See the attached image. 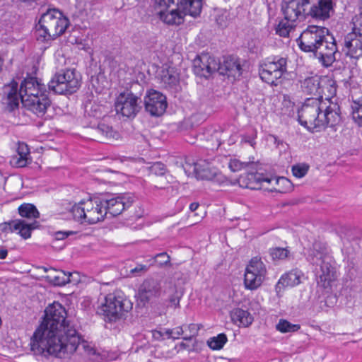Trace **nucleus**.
Segmentation results:
<instances>
[{
  "instance_id": "59",
  "label": "nucleus",
  "mask_w": 362,
  "mask_h": 362,
  "mask_svg": "<svg viewBox=\"0 0 362 362\" xmlns=\"http://www.w3.org/2000/svg\"><path fill=\"white\" fill-rule=\"evenodd\" d=\"M58 272V271L52 269V268H50V272H49V274L48 275H47L46 276H56V274Z\"/></svg>"
},
{
  "instance_id": "21",
  "label": "nucleus",
  "mask_w": 362,
  "mask_h": 362,
  "mask_svg": "<svg viewBox=\"0 0 362 362\" xmlns=\"http://www.w3.org/2000/svg\"><path fill=\"white\" fill-rule=\"evenodd\" d=\"M163 293L166 295L168 308L175 310L180 308V301L183 296V291L179 289L173 280L165 281L163 286Z\"/></svg>"
},
{
  "instance_id": "38",
  "label": "nucleus",
  "mask_w": 362,
  "mask_h": 362,
  "mask_svg": "<svg viewBox=\"0 0 362 362\" xmlns=\"http://www.w3.org/2000/svg\"><path fill=\"white\" fill-rule=\"evenodd\" d=\"M72 274L69 272L66 273L64 271H58L55 276H45V278L55 286H64L71 282L70 277Z\"/></svg>"
},
{
  "instance_id": "40",
  "label": "nucleus",
  "mask_w": 362,
  "mask_h": 362,
  "mask_svg": "<svg viewBox=\"0 0 362 362\" xmlns=\"http://www.w3.org/2000/svg\"><path fill=\"white\" fill-rule=\"evenodd\" d=\"M276 328L281 333L295 332L300 329V326L298 324H292L286 320L280 319Z\"/></svg>"
},
{
  "instance_id": "1",
  "label": "nucleus",
  "mask_w": 362,
  "mask_h": 362,
  "mask_svg": "<svg viewBox=\"0 0 362 362\" xmlns=\"http://www.w3.org/2000/svg\"><path fill=\"white\" fill-rule=\"evenodd\" d=\"M65 308L57 302L45 310L43 320L35 329L30 341L35 355L66 358L74 354L81 357L78 362H87L94 349L81 339L76 329L66 320Z\"/></svg>"
},
{
  "instance_id": "6",
  "label": "nucleus",
  "mask_w": 362,
  "mask_h": 362,
  "mask_svg": "<svg viewBox=\"0 0 362 362\" xmlns=\"http://www.w3.org/2000/svg\"><path fill=\"white\" fill-rule=\"evenodd\" d=\"M288 73V58L272 56L265 59L259 65V74L261 79L272 86H277L278 80Z\"/></svg>"
},
{
  "instance_id": "61",
  "label": "nucleus",
  "mask_w": 362,
  "mask_h": 362,
  "mask_svg": "<svg viewBox=\"0 0 362 362\" xmlns=\"http://www.w3.org/2000/svg\"><path fill=\"white\" fill-rule=\"evenodd\" d=\"M360 13L361 15L362 16V0H361Z\"/></svg>"
},
{
  "instance_id": "5",
  "label": "nucleus",
  "mask_w": 362,
  "mask_h": 362,
  "mask_svg": "<svg viewBox=\"0 0 362 362\" xmlns=\"http://www.w3.org/2000/svg\"><path fill=\"white\" fill-rule=\"evenodd\" d=\"M105 210L100 197L82 200L72 206L74 218L81 223L95 224L104 220Z\"/></svg>"
},
{
  "instance_id": "7",
  "label": "nucleus",
  "mask_w": 362,
  "mask_h": 362,
  "mask_svg": "<svg viewBox=\"0 0 362 362\" xmlns=\"http://www.w3.org/2000/svg\"><path fill=\"white\" fill-rule=\"evenodd\" d=\"M316 247L317 244H315L314 250L309 256L310 261L313 264L320 265L315 272L317 285L327 288L337 278L335 268L332 266L331 257L324 252L317 251Z\"/></svg>"
},
{
  "instance_id": "16",
  "label": "nucleus",
  "mask_w": 362,
  "mask_h": 362,
  "mask_svg": "<svg viewBox=\"0 0 362 362\" xmlns=\"http://www.w3.org/2000/svg\"><path fill=\"white\" fill-rule=\"evenodd\" d=\"M321 108L322 109L320 130L328 126L333 127L340 123L341 119L340 107L337 103L325 98L323 100Z\"/></svg>"
},
{
  "instance_id": "3",
  "label": "nucleus",
  "mask_w": 362,
  "mask_h": 362,
  "mask_svg": "<svg viewBox=\"0 0 362 362\" xmlns=\"http://www.w3.org/2000/svg\"><path fill=\"white\" fill-rule=\"evenodd\" d=\"M69 25V19L59 10L49 9L43 13L36 25L38 41L49 42L64 33Z\"/></svg>"
},
{
  "instance_id": "2",
  "label": "nucleus",
  "mask_w": 362,
  "mask_h": 362,
  "mask_svg": "<svg viewBox=\"0 0 362 362\" xmlns=\"http://www.w3.org/2000/svg\"><path fill=\"white\" fill-rule=\"evenodd\" d=\"M298 43L303 52L315 53L325 66H330L335 60L336 42L325 27L309 25L300 34Z\"/></svg>"
},
{
  "instance_id": "9",
  "label": "nucleus",
  "mask_w": 362,
  "mask_h": 362,
  "mask_svg": "<svg viewBox=\"0 0 362 362\" xmlns=\"http://www.w3.org/2000/svg\"><path fill=\"white\" fill-rule=\"evenodd\" d=\"M322 102L323 100L318 98L305 100L298 112V121L302 126L310 131H320Z\"/></svg>"
},
{
  "instance_id": "43",
  "label": "nucleus",
  "mask_w": 362,
  "mask_h": 362,
  "mask_svg": "<svg viewBox=\"0 0 362 362\" xmlns=\"http://www.w3.org/2000/svg\"><path fill=\"white\" fill-rule=\"evenodd\" d=\"M85 112L89 117H100L102 115L101 106L95 103L88 102L85 105Z\"/></svg>"
},
{
  "instance_id": "20",
  "label": "nucleus",
  "mask_w": 362,
  "mask_h": 362,
  "mask_svg": "<svg viewBox=\"0 0 362 362\" xmlns=\"http://www.w3.org/2000/svg\"><path fill=\"white\" fill-rule=\"evenodd\" d=\"M325 80L318 75L307 77L301 82V88L304 93L313 95L311 98L323 100L322 93Z\"/></svg>"
},
{
  "instance_id": "31",
  "label": "nucleus",
  "mask_w": 362,
  "mask_h": 362,
  "mask_svg": "<svg viewBox=\"0 0 362 362\" xmlns=\"http://www.w3.org/2000/svg\"><path fill=\"white\" fill-rule=\"evenodd\" d=\"M37 227V222L33 221L31 223H28L23 220H16V224L13 226V229L18 230V234L24 239L29 238L31 235V231Z\"/></svg>"
},
{
  "instance_id": "27",
  "label": "nucleus",
  "mask_w": 362,
  "mask_h": 362,
  "mask_svg": "<svg viewBox=\"0 0 362 362\" xmlns=\"http://www.w3.org/2000/svg\"><path fill=\"white\" fill-rule=\"evenodd\" d=\"M157 14L159 18L168 25H180L184 22V16L189 15L184 13L177 6L176 8H173L171 11H168V9L158 10Z\"/></svg>"
},
{
  "instance_id": "51",
  "label": "nucleus",
  "mask_w": 362,
  "mask_h": 362,
  "mask_svg": "<svg viewBox=\"0 0 362 362\" xmlns=\"http://www.w3.org/2000/svg\"><path fill=\"white\" fill-rule=\"evenodd\" d=\"M148 269V267L144 264H137L134 269L130 270V274L137 276L146 273Z\"/></svg>"
},
{
  "instance_id": "39",
  "label": "nucleus",
  "mask_w": 362,
  "mask_h": 362,
  "mask_svg": "<svg viewBox=\"0 0 362 362\" xmlns=\"http://www.w3.org/2000/svg\"><path fill=\"white\" fill-rule=\"evenodd\" d=\"M351 109L354 121L359 127H362V97L353 101Z\"/></svg>"
},
{
  "instance_id": "56",
  "label": "nucleus",
  "mask_w": 362,
  "mask_h": 362,
  "mask_svg": "<svg viewBox=\"0 0 362 362\" xmlns=\"http://www.w3.org/2000/svg\"><path fill=\"white\" fill-rule=\"evenodd\" d=\"M8 251L6 249H0V259H4L6 257Z\"/></svg>"
},
{
  "instance_id": "23",
  "label": "nucleus",
  "mask_w": 362,
  "mask_h": 362,
  "mask_svg": "<svg viewBox=\"0 0 362 362\" xmlns=\"http://www.w3.org/2000/svg\"><path fill=\"white\" fill-rule=\"evenodd\" d=\"M334 12V4L332 0H319L317 4H314L308 9V16L317 20L325 21L331 16Z\"/></svg>"
},
{
  "instance_id": "50",
  "label": "nucleus",
  "mask_w": 362,
  "mask_h": 362,
  "mask_svg": "<svg viewBox=\"0 0 362 362\" xmlns=\"http://www.w3.org/2000/svg\"><path fill=\"white\" fill-rule=\"evenodd\" d=\"M187 328L189 329L190 332V334L187 335L185 334L183 337V339L186 341H190L194 337L197 336L199 331V327L196 324H190L187 326Z\"/></svg>"
},
{
  "instance_id": "53",
  "label": "nucleus",
  "mask_w": 362,
  "mask_h": 362,
  "mask_svg": "<svg viewBox=\"0 0 362 362\" xmlns=\"http://www.w3.org/2000/svg\"><path fill=\"white\" fill-rule=\"evenodd\" d=\"M167 334L173 339H178L180 336L184 334V330L182 327H177L168 330Z\"/></svg>"
},
{
  "instance_id": "44",
  "label": "nucleus",
  "mask_w": 362,
  "mask_h": 362,
  "mask_svg": "<svg viewBox=\"0 0 362 362\" xmlns=\"http://www.w3.org/2000/svg\"><path fill=\"white\" fill-rule=\"evenodd\" d=\"M269 255L273 260H282L288 257V251L286 248L274 247L269 250Z\"/></svg>"
},
{
  "instance_id": "30",
  "label": "nucleus",
  "mask_w": 362,
  "mask_h": 362,
  "mask_svg": "<svg viewBox=\"0 0 362 362\" xmlns=\"http://www.w3.org/2000/svg\"><path fill=\"white\" fill-rule=\"evenodd\" d=\"M194 171L199 178L203 180H212L217 174L216 169L211 168L208 163H194Z\"/></svg>"
},
{
  "instance_id": "26",
  "label": "nucleus",
  "mask_w": 362,
  "mask_h": 362,
  "mask_svg": "<svg viewBox=\"0 0 362 362\" xmlns=\"http://www.w3.org/2000/svg\"><path fill=\"white\" fill-rule=\"evenodd\" d=\"M303 274L301 271L295 269L284 274L278 281L275 290L277 293L281 292L286 287L295 286L300 284Z\"/></svg>"
},
{
  "instance_id": "32",
  "label": "nucleus",
  "mask_w": 362,
  "mask_h": 362,
  "mask_svg": "<svg viewBox=\"0 0 362 362\" xmlns=\"http://www.w3.org/2000/svg\"><path fill=\"white\" fill-rule=\"evenodd\" d=\"M233 13L226 9L217 10L215 16L216 24L221 28H227L233 22Z\"/></svg>"
},
{
  "instance_id": "41",
  "label": "nucleus",
  "mask_w": 362,
  "mask_h": 362,
  "mask_svg": "<svg viewBox=\"0 0 362 362\" xmlns=\"http://www.w3.org/2000/svg\"><path fill=\"white\" fill-rule=\"evenodd\" d=\"M32 159L30 154L23 156V154L17 153L16 155L12 156L10 162L11 164L16 168H23L30 163Z\"/></svg>"
},
{
  "instance_id": "10",
  "label": "nucleus",
  "mask_w": 362,
  "mask_h": 362,
  "mask_svg": "<svg viewBox=\"0 0 362 362\" xmlns=\"http://www.w3.org/2000/svg\"><path fill=\"white\" fill-rule=\"evenodd\" d=\"M132 308L131 302L122 293L115 292L106 296L101 310L109 321H116Z\"/></svg>"
},
{
  "instance_id": "45",
  "label": "nucleus",
  "mask_w": 362,
  "mask_h": 362,
  "mask_svg": "<svg viewBox=\"0 0 362 362\" xmlns=\"http://www.w3.org/2000/svg\"><path fill=\"white\" fill-rule=\"evenodd\" d=\"M308 169L307 164H297L292 167V173L296 177L302 178L307 174Z\"/></svg>"
},
{
  "instance_id": "19",
  "label": "nucleus",
  "mask_w": 362,
  "mask_h": 362,
  "mask_svg": "<svg viewBox=\"0 0 362 362\" xmlns=\"http://www.w3.org/2000/svg\"><path fill=\"white\" fill-rule=\"evenodd\" d=\"M23 99V105L28 110L33 112L39 117H42L47 110L51 105V101L45 93L40 94L39 95Z\"/></svg>"
},
{
  "instance_id": "35",
  "label": "nucleus",
  "mask_w": 362,
  "mask_h": 362,
  "mask_svg": "<svg viewBox=\"0 0 362 362\" xmlns=\"http://www.w3.org/2000/svg\"><path fill=\"white\" fill-rule=\"evenodd\" d=\"M296 23L286 20V16H284V18L279 21L275 28L276 33L281 37H288L290 32L296 26Z\"/></svg>"
},
{
  "instance_id": "29",
  "label": "nucleus",
  "mask_w": 362,
  "mask_h": 362,
  "mask_svg": "<svg viewBox=\"0 0 362 362\" xmlns=\"http://www.w3.org/2000/svg\"><path fill=\"white\" fill-rule=\"evenodd\" d=\"M231 319L238 326L248 327L252 324L253 317L247 311L241 308H235L230 313Z\"/></svg>"
},
{
  "instance_id": "36",
  "label": "nucleus",
  "mask_w": 362,
  "mask_h": 362,
  "mask_svg": "<svg viewBox=\"0 0 362 362\" xmlns=\"http://www.w3.org/2000/svg\"><path fill=\"white\" fill-rule=\"evenodd\" d=\"M272 182H274V183L278 185V187H272L270 190L272 192H277L280 193H286L292 190L293 185L291 181L284 177H281L278 178H271Z\"/></svg>"
},
{
  "instance_id": "11",
  "label": "nucleus",
  "mask_w": 362,
  "mask_h": 362,
  "mask_svg": "<svg viewBox=\"0 0 362 362\" xmlns=\"http://www.w3.org/2000/svg\"><path fill=\"white\" fill-rule=\"evenodd\" d=\"M267 273L266 266L261 258L258 257L252 258L245 269L244 276L245 288L249 290L258 288L265 280Z\"/></svg>"
},
{
  "instance_id": "47",
  "label": "nucleus",
  "mask_w": 362,
  "mask_h": 362,
  "mask_svg": "<svg viewBox=\"0 0 362 362\" xmlns=\"http://www.w3.org/2000/svg\"><path fill=\"white\" fill-rule=\"evenodd\" d=\"M154 259L158 266L162 267L170 264V257L166 252H161L157 254Z\"/></svg>"
},
{
  "instance_id": "34",
  "label": "nucleus",
  "mask_w": 362,
  "mask_h": 362,
  "mask_svg": "<svg viewBox=\"0 0 362 362\" xmlns=\"http://www.w3.org/2000/svg\"><path fill=\"white\" fill-rule=\"evenodd\" d=\"M94 130L107 140H117L119 137L118 132L104 122H100Z\"/></svg>"
},
{
  "instance_id": "22",
  "label": "nucleus",
  "mask_w": 362,
  "mask_h": 362,
  "mask_svg": "<svg viewBox=\"0 0 362 362\" xmlns=\"http://www.w3.org/2000/svg\"><path fill=\"white\" fill-rule=\"evenodd\" d=\"M272 180L271 178L264 177L262 174L249 172L240 176L238 183L242 187L258 189L264 186V183H272Z\"/></svg>"
},
{
  "instance_id": "49",
  "label": "nucleus",
  "mask_w": 362,
  "mask_h": 362,
  "mask_svg": "<svg viewBox=\"0 0 362 362\" xmlns=\"http://www.w3.org/2000/svg\"><path fill=\"white\" fill-rule=\"evenodd\" d=\"M354 26L351 33H356L358 37L362 39V16L361 13L359 14V17H358L354 23Z\"/></svg>"
},
{
  "instance_id": "12",
  "label": "nucleus",
  "mask_w": 362,
  "mask_h": 362,
  "mask_svg": "<svg viewBox=\"0 0 362 362\" xmlns=\"http://www.w3.org/2000/svg\"><path fill=\"white\" fill-rule=\"evenodd\" d=\"M141 99L131 91H124L117 96L115 107L117 114L127 118H134L141 109Z\"/></svg>"
},
{
  "instance_id": "37",
  "label": "nucleus",
  "mask_w": 362,
  "mask_h": 362,
  "mask_svg": "<svg viewBox=\"0 0 362 362\" xmlns=\"http://www.w3.org/2000/svg\"><path fill=\"white\" fill-rule=\"evenodd\" d=\"M18 213L21 216L27 218H37L40 216L35 206L32 204H23L18 207Z\"/></svg>"
},
{
  "instance_id": "57",
  "label": "nucleus",
  "mask_w": 362,
  "mask_h": 362,
  "mask_svg": "<svg viewBox=\"0 0 362 362\" xmlns=\"http://www.w3.org/2000/svg\"><path fill=\"white\" fill-rule=\"evenodd\" d=\"M272 138L274 139V142L276 145V146H279V145H283V141L280 140L277 136L273 135Z\"/></svg>"
},
{
  "instance_id": "18",
  "label": "nucleus",
  "mask_w": 362,
  "mask_h": 362,
  "mask_svg": "<svg viewBox=\"0 0 362 362\" xmlns=\"http://www.w3.org/2000/svg\"><path fill=\"white\" fill-rule=\"evenodd\" d=\"M218 62L209 54L197 56L193 61V70L196 75L207 78L218 69Z\"/></svg>"
},
{
  "instance_id": "55",
  "label": "nucleus",
  "mask_w": 362,
  "mask_h": 362,
  "mask_svg": "<svg viewBox=\"0 0 362 362\" xmlns=\"http://www.w3.org/2000/svg\"><path fill=\"white\" fill-rule=\"evenodd\" d=\"M69 233L63 231H58L55 233V238L57 240H64L69 236Z\"/></svg>"
},
{
  "instance_id": "58",
  "label": "nucleus",
  "mask_w": 362,
  "mask_h": 362,
  "mask_svg": "<svg viewBox=\"0 0 362 362\" xmlns=\"http://www.w3.org/2000/svg\"><path fill=\"white\" fill-rule=\"evenodd\" d=\"M199 206V204L198 203L193 202L189 205V209L191 211H194L198 209Z\"/></svg>"
},
{
  "instance_id": "48",
  "label": "nucleus",
  "mask_w": 362,
  "mask_h": 362,
  "mask_svg": "<svg viewBox=\"0 0 362 362\" xmlns=\"http://www.w3.org/2000/svg\"><path fill=\"white\" fill-rule=\"evenodd\" d=\"M151 172L156 175H163L166 168L164 164L160 162L154 163L150 168Z\"/></svg>"
},
{
  "instance_id": "28",
  "label": "nucleus",
  "mask_w": 362,
  "mask_h": 362,
  "mask_svg": "<svg viewBox=\"0 0 362 362\" xmlns=\"http://www.w3.org/2000/svg\"><path fill=\"white\" fill-rule=\"evenodd\" d=\"M218 62V71L220 74L228 75V76L236 77L241 74V66L234 59L226 58L223 63Z\"/></svg>"
},
{
  "instance_id": "24",
  "label": "nucleus",
  "mask_w": 362,
  "mask_h": 362,
  "mask_svg": "<svg viewBox=\"0 0 362 362\" xmlns=\"http://www.w3.org/2000/svg\"><path fill=\"white\" fill-rule=\"evenodd\" d=\"M162 287L160 282L154 279H147L141 285L139 296L142 301L148 302L151 298L160 296Z\"/></svg>"
},
{
  "instance_id": "33",
  "label": "nucleus",
  "mask_w": 362,
  "mask_h": 362,
  "mask_svg": "<svg viewBox=\"0 0 362 362\" xmlns=\"http://www.w3.org/2000/svg\"><path fill=\"white\" fill-rule=\"evenodd\" d=\"M161 82L166 88H173L179 83L178 75L173 69L163 70L161 74Z\"/></svg>"
},
{
  "instance_id": "13",
  "label": "nucleus",
  "mask_w": 362,
  "mask_h": 362,
  "mask_svg": "<svg viewBox=\"0 0 362 362\" xmlns=\"http://www.w3.org/2000/svg\"><path fill=\"white\" fill-rule=\"evenodd\" d=\"M310 0H283L281 12L286 20L300 22L308 16Z\"/></svg>"
},
{
  "instance_id": "8",
  "label": "nucleus",
  "mask_w": 362,
  "mask_h": 362,
  "mask_svg": "<svg viewBox=\"0 0 362 362\" xmlns=\"http://www.w3.org/2000/svg\"><path fill=\"white\" fill-rule=\"evenodd\" d=\"M81 86L80 76L75 69H66L56 74L48 83L50 91L59 95H70Z\"/></svg>"
},
{
  "instance_id": "17",
  "label": "nucleus",
  "mask_w": 362,
  "mask_h": 362,
  "mask_svg": "<svg viewBox=\"0 0 362 362\" xmlns=\"http://www.w3.org/2000/svg\"><path fill=\"white\" fill-rule=\"evenodd\" d=\"M144 105L146 112L151 116L159 117L166 110L168 106L166 97L161 93L151 89L145 96Z\"/></svg>"
},
{
  "instance_id": "46",
  "label": "nucleus",
  "mask_w": 362,
  "mask_h": 362,
  "mask_svg": "<svg viewBox=\"0 0 362 362\" xmlns=\"http://www.w3.org/2000/svg\"><path fill=\"white\" fill-rule=\"evenodd\" d=\"M250 165H253V163H242L237 159L230 160L228 164L230 169L233 171H238L243 168H247Z\"/></svg>"
},
{
  "instance_id": "25",
  "label": "nucleus",
  "mask_w": 362,
  "mask_h": 362,
  "mask_svg": "<svg viewBox=\"0 0 362 362\" xmlns=\"http://www.w3.org/2000/svg\"><path fill=\"white\" fill-rule=\"evenodd\" d=\"M343 50L350 57L358 59L362 56V39L356 33H348L344 37Z\"/></svg>"
},
{
  "instance_id": "54",
  "label": "nucleus",
  "mask_w": 362,
  "mask_h": 362,
  "mask_svg": "<svg viewBox=\"0 0 362 362\" xmlns=\"http://www.w3.org/2000/svg\"><path fill=\"white\" fill-rule=\"evenodd\" d=\"M17 153H21L23 154V156H26L27 154H30V149L28 145L25 144V143H18Z\"/></svg>"
},
{
  "instance_id": "14",
  "label": "nucleus",
  "mask_w": 362,
  "mask_h": 362,
  "mask_svg": "<svg viewBox=\"0 0 362 362\" xmlns=\"http://www.w3.org/2000/svg\"><path fill=\"white\" fill-rule=\"evenodd\" d=\"M105 211L112 216H116L129 208L134 202V197L129 194L105 195L100 197Z\"/></svg>"
},
{
  "instance_id": "52",
  "label": "nucleus",
  "mask_w": 362,
  "mask_h": 362,
  "mask_svg": "<svg viewBox=\"0 0 362 362\" xmlns=\"http://www.w3.org/2000/svg\"><path fill=\"white\" fill-rule=\"evenodd\" d=\"M16 220H14L9 222H4L0 223V231L4 233L15 231V230L13 229V226L16 224Z\"/></svg>"
},
{
  "instance_id": "60",
  "label": "nucleus",
  "mask_w": 362,
  "mask_h": 362,
  "mask_svg": "<svg viewBox=\"0 0 362 362\" xmlns=\"http://www.w3.org/2000/svg\"><path fill=\"white\" fill-rule=\"evenodd\" d=\"M41 269H43V271L45 272H50V268L49 269V268L42 267Z\"/></svg>"
},
{
  "instance_id": "15",
  "label": "nucleus",
  "mask_w": 362,
  "mask_h": 362,
  "mask_svg": "<svg viewBox=\"0 0 362 362\" xmlns=\"http://www.w3.org/2000/svg\"><path fill=\"white\" fill-rule=\"evenodd\" d=\"M155 3L157 11L168 9L174 4L184 13L194 18L199 16L202 8V0H155Z\"/></svg>"
},
{
  "instance_id": "4",
  "label": "nucleus",
  "mask_w": 362,
  "mask_h": 362,
  "mask_svg": "<svg viewBox=\"0 0 362 362\" xmlns=\"http://www.w3.org/2000/svg\"><path fill=\"white\" fill-rule=\"evenodd\" d=\"M47 92L46 86L35 77L25 78L18 90V83L13 82L4 86V95L6 96L8 105L13 110L19 105V101L39 95Z\"/></svg>"
},
{
  "instance_id": "42",
  "label": "nucleus",
  "mask_w": 362,
  "mask_h": 362,
  "mask_svg": "<svg viewBox=\"0 0 362 362\" xmlns=\"http://www.w3.org/2000/svg\"><path fill=\"white\" fill-rule=\"evenodd\" d=\"M227 337L225 334L221 333L216 337L210 338L208 341V346L214 350H219L223 348L224 344L227 342Z\"/></svg>"
}]
</instances>
